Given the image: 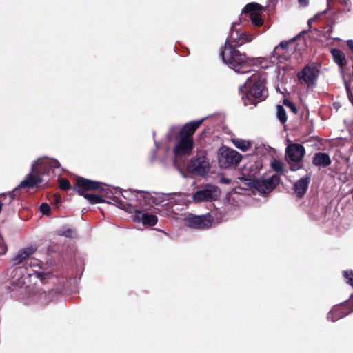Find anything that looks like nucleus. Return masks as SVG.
I'll list each match as a JSON object with an SVG mask.
<instances>
[{"label": "nucleus", "mask_w": 353, "mask_h": 353, "mask_svg": "<svg viewBox=\"0 0 353 353\" xmlns=\"http://www.w3.org/2000/svg\"><path fill=\"white\" fill-rule=\"evenodd\" d=\"M320 74V70L315 63L306 65L301 72H298L297 77L303 80L307 86H312L315 84Z\"/></svg>", "instance_id": "4468645a"}, {"label": "nucleus", "mask_w": 353, "mask_h": 353, "mask_svg": "<svg viewBox=\"0 0 353 353\" xmlns=\"http://www.w3.org/2000/svg\"><path fill=\"white\" fill-rule=\"evenodd\" d=\"M20 275V277L12 280L11 283L12 290H15L17 288L26 289L28 287V282L29 281L28 276H26V274Z\"/></svg>", "instance_id": "393cba45"}, {"label": "nucleus", "mask_w": 353, "mask_h": 353, "mask_svg": "<svg viewBox=\"0 0 353 353\" xmlns=\"http://www.w3.org/2000/svg\"><path fill=\"white\" fill-rule=\"evenodd\" d=\"M126 211L130 213H134L131 216L134 222H141L143 225L154 226L158 222V217L156 215L148 212H143L132 203L128 205Z\"/></svg>", "instance_id": "9b49d317"}, {"label": "nucleus", "mask_w": 353, "mask_h": 353, "mask_svg": "<svg viewBox=\"0 0 353 353\" xmlns=\"http://www.w3.org/2000/svg\"><path fill=\"white\" fill-rule=\"evenodd\" d=\"M330 1H327V8L326 10L322 11V12H318L317 14H316L312 18L310 19L307 21V23L308 25L310 26H311V23L313 22V21H316L318 20H319L322 14H324L327 12V10H328V8L330 6Z\"/></svg>", "instance_id": "2f4dec72"}, {"label": "nucleus", "mask_w": 353, "mask_h": 353, "mask_svg": "<svg viewBox=\"0 0 353 353\" xmlns=\"http://www.w3.org/2000/svg\"><path fill=\"white\" fill-rule=\"evenodd\" d=\"M103 183L99 181H92L82 176H77L72 190L79 195L83 196L88 194L87 192L96 191L101 188Z\"/></svg>", "instance_id": "9d476101"}, {"label": "nucleus", "mask_w": 353, "mask_h": 353, "mask_svg": "<svg viewBox=\"0 0 353 353\" xmlns=\"http://www.w3.org/2000/svg\"><path fill=\"white\" fill-rule=\"evenodd\" d=\"M283 104L285 105L287 107H288L294 114L297 113L296 106L292 101H290L288 99H285L283 101Z\"/></svg>", "instance_id": "f704fd0d"}, {"label": "nucleus", "mask_w": 353, "mask_h": 353, "mask_svg": "<svg viewBox=\"0 0 353 353\" xmlns=\"http://www.w3.org/2000/svg\"><path fill=\"white\" fill-rule=\"evenodd\" d=\"M272 168L277 173L278 175L285 174L287 170L284 168V164L283 162L274 159L271 163Z\"/></svg>", "instance_id": "cd10ccee"}, {"label": "nucleus", "mask_w": 353, "mask_h": 353, "mask_svg": "<svg viewBox=\"0 0 353 353\" xmlns=\"http://www.w3.org/2000/svg\"><path fill=\"white\" fill-rule=\"evenodd\" d=\"M295 39H292L289 41H282L274 48L272 52L271 57L276 58L279 62H281L283 60H288L289 58L288 46Z\"/></svg>", "instance_id": "f3484780"}, {"label": "nucleus", "mask_w": 353, "mask_h": 353, "mask_svg": "<svg viewBox=\"0 0 353 353\" xmlns=\"http://www.w3.org/2000/svg\"><path fill=\"white\" fill-rule=\"evenodd\" d=\"M36 250V248L31 246L19 251L12 259L13 264L19 265L24 263L25 265L32 269V272H38V274H43L40 272L41 269L40 261L36 259L30 258Z\"/></svg>", "instance_id": "39448f33"}, {"label": "nucleus", "mask_w": 353, "mask_h": 353, "mask_svg": "<svg viewBox=\"0 0 353 353\" xmlns=\"http://www.w3.org/2000/svg\"><path fill=\"white\" fill-rule=\"evenodd\" d=\"M39 210L43 215H49L51 211L50 205L46 203H41Z\"/></svg>", "instance_id": "473e14b6"}, {"label": "nucleus", "mask_w": 353, "mask_h": 353, "mask_svg": "<svg viewBox=\"0 0 353 353\" xmlns=\"http://www.w3.org/2000/svg\"><path fill=\"white\" fill-rule=\"evenodd\" d=\"M209 163L205 161V157H199L190 161L188 165L189 172L198 175H204L209 171Z\"/></svg>", "instance_id": "dca6fc26"}, {"label": "nucleus", "mask_w": 353, "mask_h": 353, "mask_svg": "<svg viewBox=\"0 0 353 353\" xmlns=\"http://www.w3.org/2000/svg\"><path fill=\"white\" fill-rule=\"evenodd\" d=\"M223 180H224V181H225L226 183H230V179H224Z\"/></svg>", "instance_id": "c03bdc74"}, {"label": "nucleus", "mask_w": 353, "mask_h": 353, "mask_svg": "<svg viewBox=\"0 0 353 353\" xmlns=\"http://www.w3.org/2000/svg\"><path fill=\"white\" fill-rule=\"evenodd\" d=\"M44 181L43 178L37 172H31L28 174L27 178L22 181L19 185L20 188H32Z\"/></svg>", "instance_id": "aec40b11"}, {"label": "nucleus", "mask_w": 353, "mask_h": 353, "mask_svg": "<svg viewBox=\"0 0 353 353\" xmlns=\"http://www.w3.org/2000/svg\"><path fill=\"white\" fill-rule=\"evenodd\" d=\"M344 277L347 279V283L353 286V272L345 271Z\"/></svg>", "instance_id": "c9c22d12"}, {"label": "nucleus", "mask_w": 353, "mask_h": 353, "mask_svg": "<svg viewBox=\"0 0 353 353\" xmlns=\"http://www.w3.org/2000/svg\"><path fill=\"white\" fill-rule=\"evenodd\" d=\"M237 48L224 47L221 52L223 62L230 68L241 74L249 72L247 68L255 63L256 59L246 57L245 53H241Z\"/></svg>", "instance_id": "7ed1b4c3"}, {"label": "nucleus", "mask_w": 353, "mask_h": 353, "mask_svg": "<svg viewBox=\"0 0 353 353\" xmlns=\"http://www.w3.org/2000/svg\"><path fill=\"white\" fill-rule=\"evenodd\" d=\"M60 167L59 162L54 159H39L32 165V172L39 173L42 178L44 176L52 178L55 176L54 170Z\"/></svg>", "instance_id": "0eeeda50"}, {"label": "nucleus", "mask_w": 353, "mask_h": 353, "mask_svg": "<svg viewBox=\"0 0 353 353\" xmlns=\"http://www.w3.org/2000/svg\"><path fill=\"white\" fill-rule=\"evenodd\" d=\"M103 184L101 185V188L98 190L100 192L101 196H103V199H105V198L107 199H111L114 203H115V205L118 206L121 209H123L126 211V208H128V205L130 203H125L124 201L120 200L117 196H113V193L112 190H110L108 188H103Z\"/></svg>", "instance_id": "412c9836"}, {"label": "nucleus", "mask_w": 353, "mask_h": 353, "mask_svg": "<svg viewBox=\"0 0 353 353\" xmlns=\"http://www.w3.org/2000/svg\"><path fill=\"white\" fill-rule=\"evenodd\" d=\"M214 219L211 213H206L203 215L188 214L184 219L185 225L191 228L196 230H207L212 227Z\"/></svg>", "instance_id": "6e6552de"}, {"label": "nucleus", "mask_w": 353, "mask_h": 353, "mask_svg": "<svg viewBox=\"0 0 353 353\" xmlns=\"http://www.w3.org/2000/svg\"><path fill=\"white\" fill-rule=\"evenodd\" d=\"M48 200L50 203L59 208L62 203V198L59 194H53L48 196Z\"/></svg>", "instance_id": "c756f323"}, {"label": "nucleus", "mask_w": 353, "mask_h": 353, "mask_svg": "<svg viewBox=\"0 0 353 353\" xmlns=\"http://www.w3.org/2000/svg\"><path fill=\"white\" fill-rule=\"evenodd\" d=\"M310 181V176H305L301 178L294 183V190L299 198H302L306 193Z\"/></svg>", "instance_id": "5701e85b"}, {"label": "nucleus", "mask_w": 353, "mask_h": 353, "mask_svg": "<svg viewBox=\"0 0 353 353\" xmlns=\"http://www.w3.org/2000/svg\"><path fill=\"white\" fill-rule=\"evenodd\" d=\"M352 310L347 308V305L342 304L336 305L332 310L327 314V318L329 321L335 322L340 319H342L348 315Z\"/></svg>", "instance_id": "a211bd4d"}, {"label": "nucleus", "mask_w": 353, "mask_h": 353, "mask_svg": "<svg viewBox=\"0 0 353 353\" xmlns=\"http://www.w3.org/2000/svg\"><path fill=\"white\" fill-rule=\"evenodd\" d=\"M333 61L340 67L343 68L347 65L345 55L343 51L337 48H332L330 50Z\"/></svg>", "instance_id": "b1692460"}, {"label": "nucleus", "mask_w": 353, "mask_h": 353, "mask_svg": "<svg viewBox=\"0 0 353 353\" xmlns=\"http://www.w3.org/2000/svg\"><path fill=\"white\" fill-rule=\"evenodd\" d=\"M1 198L5 201V200H7L6 201H5L3 203V205H10L13 199H14V194L12 192H10L8 194H3Z\"/></svg>", "instance_id": "72a5a7b5"}, {"label": "nucleus", "mask_w": 353, "mask_h": 353, "mask_svg": "<svg viewBox=\"0 0 353 353\" xmlns=\"http://www.w3.org/2000/svg\"><path fill=\"white\" fill-rule=\"evenodd\" d=\"M205 118L186 123L175 137L173 152L176 157L189 156L194 147L193 135L205 121Z\"/></svg>", "instance_id": "f03ea898"}, {"label": "nucleus", "mask_w": 353, "mask_h": 353, "mask_svg": "<svg viewBox=\"0 0 353 353\" xmlns=\"http://www.w3.org/2000/svg\"><path fill=\"white\" fill-rule=\"evenodd\" d=\"M59 186L63 190H72L73 186L71 185L68 179L65 178H59Z\"/></svg>", "instance_id": "7c9ffc66"}, {"label": "nucleus", "mask_w": 353, "mask_h": 353, "mask_svg": "<svg viewBox=\"0 0 353 353\" xmlns=\"http://www.w3.org/2000/svg\"><path fill=\"white\" fill-rule=\"evenodd\" d=\"M73 233V230L71 229H68L63 232V235L67 237H72Z\"/></svg>", "instance_id": "58836bf2"}, {"label": "nucleus", "mask_w": 353, "mask_h": 353, "mask_svg": "<svg viewBox=\"0 0 353 353\" xmlns=\"http://www.w3.org/2000/svg\"><path fill=\"white\" fill-rule=\"evenodd\" d=\"M276 117L282 124L287 121V115L285 108L281 105L276 106Z\"/></svg>", "instance_id": "c85d7f7f"}, {"label": "nucleus", "mask_w": 353, "mask_h": 353, "mask_svg": "<svg viewBox=\"0 0 353 353\" xmlns=\"http://www.w3.org/2000/svg\"><path fill=\"white\" fill-rule=\"evenodd\" d=\"M7 252V246L5 244L2 236L0 234V254H3Z\"/></svg>", "instance_id": "e433bc0d"}, {"label": "nucleus", "mask_w": 353, "mask_h": 353, "mask_svg": "<svg viewBox=\"0 0 353 353\" xmlns=\"http://www.w3.org/2000/svg\"><path fill=\"white\" fill-rule=\"evenodd\" d=\"M125 193L127 195H128V194H132L130 192H128V191H125Z\"/></svg>", "instance_id": "49530a36"}, {"label": "nucleus", "mask_w": 353, "mask_h": 353, "mask_svg": "<svg viewBox=\"0 0 353 353\" xmlns=\"http://www.w3.org/2000/svg\"><path fill=\"white\" fill-rule=\"evenodd\" d=\"M83 197L90 203V204H97V203H105V200L103 199V196H101L100 194H86L83 196Z\"/></svg>", "instance_id": "bb28decb"}, {"label": "nucleus", "mask_w": 353, "mask_h": 353, "mask_svg": "<svg viewBox=\"0 0 353 353\" xmlns=\"http://www.w3.org/2000/svg\"><path fill=\"white\" fill-rule=\"evenodd\" d=\"M265 85L266 79L263 74L257 72L251 75L243 85L239 87L244 105L256 106L259 102L265 100L268 96Z\"/></svg>", "instance_id": "f257e3e1"}, {"label": "nucleus", "mask_w": 353, "mask_h": 353, "mask_svg": "<svg viewBox=\"0 0 353 353\" xmlns=\"http://www.w3.org/2000/svg\"><path fill=\"white\" fill-rule=\"evenodd\" d=\"M144 199H149V203L152 205H159L160 204V201L157 199L154 198L153 196H150V198L146 196H143Z\"/></svg>", "instance_id": "4c0bfd02"}, {"label": "nucleus", "mask_w": 353, "mask_h": 353, "mask_svg": "<svg viewBox=\"0 0 353 353\" xmlns=\"http://www.w3.org/2000/svg\"><path fill=\"white\" fill-rule=\"evenodd\" d=\"M253 39V36L248 34L245 32H240L234 31L233 29L231 31L230 36L227 39L224 47H239L247 42H250Z\"/></svg>", "instance_id": "2eb2a0df"}, {"label": "nucleus", "mask_w": 353, "mask_h": 353, "mask_svg": "<svg viewBox=\"0 0 353 353\" xmlns=\"http://www.w3.org/2000/svg\"><path fill=\"white\" fill-rule=\"evenodd\" d=\"M250 181L248 183L259 191L261 194H265L272 192L281 181L280 176L276 174L272 175L268 179H254L252 180L247 179L245 177L241 178V181Z\"/></svg>", "instance_id": "423d86ee"}, {"label": "nucleus", "mask_w": 353, "mask_h": 353, "mask_svg": "<svg viewBox=\"0 0 353 353\" xmlns=\"http://www.w3.org/2000/svg\"><path fill=\"white\" fill-rule=\"evenodd\" d=\"M220 196V190L217 186L206 185L202 189L197 190L193 195L196 202L212 201Z\"/></svg>", "instance_id": "f8f14e48"}, {"label": "nucleus", "mask_w": 353, "mask_h": 353, "mask_svg": "<svg viewBox=\"0 0 353 353\" xmlns=\"http://www.w3.org/2000/svg\"><path fill=\"white\" fill-rule=\"evenodd\" d=\"M305 154L303 145L299 143L289 144L285 149V159L292 171H297L303 168V159Z\"/></svg>", "instance_id": "20e7f679"}, {"label": "nucleus", "mask_w": 353, "mask_h": 353, "mask_svg": "<svg viewBox=\"0 0 353 353\" xmlns=\"http://www.w3.org/2000/svg\"><path fill=\"white\" fill-rule=\"evenodd\" d=\"M301 3V5L302 6H307L308 4V1H299Z\"/></svg>", "instance_id": "79ce46f5"}, {"label": "nucleus", "mask_w": 353, "mask_h": 353, "mask_svg": "<svg viewBox=\"0 0 353 353\" xmlns=\"http://www.w3.org/2000/svg\"><path fill=\"white\" fill-rule=\"evenodd\" d=\"M206 132H207V130H205H205H203L200 133V134H199L200 138H201V139H202V138L205 136V133H206Z\"/></svg>", "instance_id": "a19ab883"}, {"label": "nucleus", "mask_w": 353, "mask_h": 353, "mask_svg": "<svg viewBox=\"0 0 353 353\" xmlns=\"http://www.w3.org/2000/svg\"><path fill=\"white\" fill-rule=\"evenodd\" d=\"M232 141L236 148L240 149L243 152L248 151L252 145V143L250 141L241 139H232Z\"/></svg>", "instance_id": "a878e982"}, {"label": "nucleus", "mask_w": 353, "mask_h": 353, "mask_svg": "<svg viewBox=\"0 0 353 353\" xmlns=\"http://www.w3.org/2000/svg\"><path fill=\"white\" fill-rule=\"evenodd\" d=\"M347 46H348L349 49L351 50V52L353 53V40L350 39L346 41Z\"/></svg>", "instance_id": "ea45409f"}, {"label": "nucleus", "mask_w": 353, "mask_h": 353, "mask_svg": "<svg viewBox=\"0 0 353 353\" xmlns=\"http://www.w3.org/2000/svg\"><path fill=\"white\" fill-rule=\"evenodd\" d=\"M262 9L263 7L261 5L252 2L244 7L243 14L250 20L253 25L260 27L263 24V20L261 14Z\"/></svg>", "instance_id": "ddd939ff"}, {"label": "nucleus", "mask_w": 353, "mask_h": 353, "mask_svg": "<svg viewBox=\"0 0 353 353\" xmlns=\"http://www.w3.org/2000/svg\"><path fill=\"white\" fill-rule=\"evenodd\" d=\"M331 163L332 161L329 154L325 152L315 153L312 159L313 165L318 167L326 168Z\"/></svg>", "instance_id": "4be33fe9"}, {"label": "nucleus", "mask_w": 353, "mask_h": 353, "mask_svg": "<svg viewBox=\"0 0 353 353\" xmlns=\"http://www.w3.org/2000/svg\"><path fill=\"white\" fill-rule=\"evenodd\" d=\"M241 159L239 152L227 147L222 148L219 154V163L223 168L238 165Z\"/></svg>", "instance_id": "1a4fd4ad"}, {"label": "nucleus", "mask_w": 353, "mask_h": 353, "mask_svg": "<svg viewBox=\"0 0 353 353\" xmlns=\"http://www.w3.org/2000/svg\"><path fill=\"white\" fill-rule=\"evenodd\" d=\"M123 196L126 200H128V201L129 200V198L128 197V196H127V195H124V194H123Z\"/></svg>", "instance_id": "a18cd8bd"}, {"label": "nucleus", "mask_w": 353, "mask_h": 353, "mask_svg": "<svg viewBox=\"0 0 353 353\" xmlns=\"http://www.w3.org/2000/svg\"><path fill=\"white\" fill-rule=\"evenodd\" d=\"M3 202H2L1 201H0V212H1V210H2V207H3Z\"/></svg>", "instance_id": "37998d69"}, {"label": "nucleus", "mask_w": 353, "mask_h": 353, "mask_svg": "<svg viewBox=\"0 0 353 353\" xmlns=\"http://www.w3.org/2000/svg\"><path fill=\"white\" fill-rule=\"evenodd\" d=\"M14 272L16 274H26L28 279H30L32 276H36L37 278H40L42 283H44L46 279H52L51 273L47 272L46 274H38V272H32V269L25 265L21 267H17L15 268Z\"/></svg>", "instance_id": "6ab92c4d"}]
</instances>
